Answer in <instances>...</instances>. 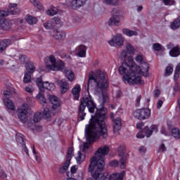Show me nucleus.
Masks as SVG:
<instances>
[{
  "instance_id": "obj_31",
  "label": "nucleus",
  "mask_w": 180,
  "mask_h": 180,
  "mask_svg": "<svg viewBox=\"0 0 180 180\" xmlns=\"http://www.w3.org/2000/svg\"><path fill=\"white\" fill-rule=\"evenodd\" d=\"M37 100L41 105H46V98L44 97V94L43 93H39V94L37 96Z\"/></svg>"
},
{
  "instance_id": "obj_43",
  "label": "nucleus",
  "mask_w": 180,
  "mask_h": 180,
  "mask_svg": "<svg viewBox=\"0 0 180 180\" xmlns=\"http://www.w3.org/2000/svg\"><path fill=\"white\" fill-rule=\"evenodd\" d=\"M19 60H20L21 64H27L29 62V57H27L25 55H21L19 58Z\"/></svg>"
},
{
  "instance_id": "obj_4",
  "label": "nucleus",
  "mask_w": 180,
  "mask_h": 180,
  "mask_svg": "<svg viewBox=\"0 0 180 180\" xmlns=\"http://www.w3.org/2000/svg\"><path fill=\"white\" fill-rule=\"evenodd\" d=\"M87 86H91L94 89L96 94H101L103 95L102 105H105L109 100V97L103 94V89H108L109 84H108V79L105 77V73L102 71L97 72L96 75H90L87 83Z\"/></svg>"
},
{
  "instance_id": "obj_41",
  "label": "nucleus",
  "mask_w": 180,
  "mask_h": 180,
  "mask_svg": "<svg viewBox=\"0 0 180 180\" xmlns=\"http://www.w3.org/2000/svg\"><path fill=\"white\" fill-rule=\"evenodd\" d=\"M44 26L45 29L50 30V29H54V27L56 25L54 22H53V21H48L46 23H44Z\"/></svg>"
},
{
  "instance_id": "obj_38",
  "label": "nucleus",
  "mask_w": 180,
  "mask_h": 180,
  "mask_svg": "<svg viewBox=\"0 0 180 180\" xmlns=\"http://www.w3.org/2000/svg\"><path fill=\"white\" fill-rule=\"evenodd\" d=\"M58 12V10L57 9V8L53 7L49 10H48L46 11L47 15H49V16H54V15H57Z\"/></svg>"
},
{
  "instance_id": "obj_35",
  "label": "nucleus",
  "mask_w": 180,
  "mask_h": 180,
  "mask_svg": "<svg viewBox=\"0 0 180 180\" xmlns=\"http://www.w3.org/2000/svg\"><path fill=\"white\" fill-rule=\"evenodd\" d=\"M27 127L28 129H30V130H36V129H37V127H36V122L34 120H30L27 122Z\"/></svg>"
},
{
  "instance_id": "obj_50",
  "label": "nucleus",
  "mask_w": 180,
  "mask_h": 180,
  "mask_svg": "<svg viewBox=\"0 0 180 180\" xmlns=\"http://www.w3.org/2000/svg\"><path fill=\"white\" fill-rule=\"evenodd\" d=\"M160 95H161V91L160 89H156L153 92L154 98H159Z\"/></svg>"
},
{
  "instance_id": "obj_11",
  "label": "nucleus",
  "mask_w": 180,
  "mask_h": 180,
  "mask_svg": "<svg viewBox=\"0 0 180 180\" xmlns=\"http://www.w3.org/2000/svg\"><path fill=\"white\" fill-rule=\"evenodd\" d=\"M41 117H44V119H50V117H51V113L50 112L49 108H44L43 114H41V112H36L34 115V120L36 123L40 122Z\"/></svg>"
},
{
  "instance_id": "obj_5",
  "label": "nucleus",
  "mask_w": 180,
  "mask_h": 180,
  "mask_svg": "<svg viewBox=\"0 0 180 180\" xmlns=\"http://www.w3.org/2000/svg\"><path fill=\"white\" fill-rule=\"evenodd\" d=\"M49 60L51 64L46 65L48 70H51V71H61L65 74L68 81L70 82L74 81V72L71 70L64 68V62L61 60L56 61V58L53 55L49 58Z\"/></svg>"
},
{
  "instance_id": "obj_64",
  "label": "nucleus",
  "mask_w": 180,
  "mask_h": 180,
  "mask_svg": "<svg viewBox=\"0 0 180 180\" xmlns=\"http://www.w3.org/2000/svg\"><path fill=\"white\" fill-rule=\"evenodd\" d=\"M175 46H174V44H169L167 45V50H172Z\"/></svg>"
},
{
  "instance_id": "obj_34",
  "label": "nucleus",
  "mask_w": 180,
  "mask_h": 180,
  "mask_svg": "<svg viewBox=\"0 0 180 180\" xmlns=\"http://www.w3.org/2000/svg\"><path fill=\"white\" fill-rule=\"evenodd\" d=\"M70 167V163L68 162H65L63 167H60L59 169L60 174H64L67 172V170Z\"/></svg>"
},
{
  "instance_id": "obj_46",
  "label": "nucleus",
  "mask_w": 180,
  "mask_h": 180,
  "mask_svg": "<svg viewBox=\"0 0 180 180\" xmlns=\"http://www.w3.org/2000/svg\"><path fill=\"white\" fill-rule=\"evenodd\" d=\"M174 71V68L171 66H168L166 68L165 75V77H169V75L172 74Z\"/></svg>"
},
{
  "instance_id": "obj_62",
  "label": "nucleus",
  "mask_w": 180,
  "mask_h": 180,
  "mask_svg": "<svg viewBox=\"0 0 180 180\" xmlns=\"http://www.w3.org/2000/svg\"><path fill=\"white\" fill-rule=\"evenodd\" d=\"M22 147L24 148V151L27 155H29V149L26 147V144L22 143Z\"/></svg>"
},
{
  "instance_id": "obj_6",
  "label": "nucleus",
  "mask_w": 180,
  "mask_h": 180,
  "mask_svg": "<svg viewBox=\"0 0 180 180\" xmlns=\"http://www.w3.org/2000/svg\"><path fill=\"white\" fill-rule=\"evenodd\" d=\"M134 116L139 120H146L151 116V110L148 108L137 109L134 112Z\"/></svg>"
},
{
  "instance_id": "obj_9",
  "label": "nucleus",
  "mask_w": 180,
  "mask_h": 180,
  "mask_svg": "<svg viewBox=\"0 0 180 180\" xmlns=\"http://www.w3.org/2000/svg\"><path fill=\"white\" fill-rule=\"evenodd\" d=\"M118 154L120 157V168L124 169L126 168V161L127 160V155L126 154V146L124 145H120L118 148Z\"/></svg>"
},
{
  "instance_id": "obj_15",
  "label": "nucleus",
  "mask_w": 180,
  "mask_h": 180,
  "mask_svg": "<svg viewBox=\"0 0 180 180\" xmlns=\"http://www.w3.org/2000/svg\"><path fill=\"white\" fill-rule=\"evenodd\" d=\"M8 12L11 13V15H19L20 8H18V4H11Z\"/></svg>"
},
{
  "instance_id": "obj_61",
  "label": "nucleus",
  "mask_w": 180,
  "mask_h": 180,
  "mask_svg": "<svg viewBox=\"0 0 180 180\" xmlns=\"http://www.w3.org/2000/svg\"><path fill=\"white\" fill-rule=\"evenodd\" d=\"M162 103H163L162 101L159 100V101H158V103H157V108H158V109H161V107L162 106Z\"/></svg>"
},
{
  "instance_id": "obj_24",
  "label": "nucleus",
  "mask_w": 180,
  "mask_h": 180,
  "mask_svg": "<svg viewBox=\"0 0 180 180\" xmlns=\"http://www.w3.org/2000/svg\"><path fill=\"white\" fill-rule=\"evenodd\" d=\"M124 176V172H122L121 173H115L111 174L108 179L109 180H123V177Z\"/></svg>"
},
{
  "instance_id": "obj_32",
  "label": "nucleus",
  "mask_w": 180,
  "mask_h": 180,
  "mask_svg": "<svg viewBox=\"0 0 180 180\" xmlns=\"http://www.w3.org/2000/svg\"><path fill=\"white\" fill-rule=\"evenodd\" d=\"M180 27V17L177 19H176L172 24H171V29L172 30H176V29H179Z\"/></svg>"
},
{
  "instance_id": "obj_2",
  "label": "nucleus",
  "mask_w": 180,
  "mask_h": 180,
  "mask_svg": "<svg viewBox=\"0 0 180 180\" xmlns=\"http://www.w3.org/2000/svg\"><path fill=\"white\" fill-rule=\"evenodd\" d=\"M137 63H141V67L137 66L133 57H128V63L124 61L121 66L119 67L118 70L121 75H123V79L129 85H143L144 81L141 80L142 77H148V68L150 65L146 62L143 61V56L138 55L135 58Z\"/></svg>"
},
{
  "instance_id": "obj_44",
  "label": "nucleus",
  "mask_w": 180,
  "mask_h": 180,
  "mask_svg": "<svg viewBox=\"0 0 180 180\" xmlns=\"http://www.w3.org/2000/svg\"><path fill=\"white\" fill-rule=\"evenodd\" d=\"M31 79H32V76H30V73L29 72L25 73L23 78V82H25V84H29Z\"/></svg>"
},
{
  "instance_id": "obj_8",
  "label": "nucleus",
  "mask_w": 180,
  "mask_h": 180,
  "mask_svg": "<svg viewBox=\"0 0 180 180\" xmlns=\"http://www.w3.org/2000/svg\"><path fill=\"white\" fill-rule=\"evenodd\" d=\"M28 110L29 105L27 103L22 104V107L18 109V117L22 123H26L27 122Z\"/></svg>"
},
{
  "instance_id": "obj_13",
  "label": "nucleus",
  "mask_w": 180,
  "mask_h": 180,
  "mask_svg": "<svg viewBox=\"0 0 180 180\" xmlns=\"http://www.w3.org/2000/svg\"><path fill=\"white\" fill-rule=\"evenodd\" d=\"M119 23H120V15L119 13L112 14V16L109 19L108 22V26H112L115 25V26H118Z\"/></svg>"
},
{
  "instance_id": "obj_21",
  "label": "nucleus",
  "mask_w": 180,
  "mask_h": 180,
  "mask_svg": "<svg viewBox=\"0 0 180 180\" xmlns=\"http://www.w3.org/2000/svg\"><path fill=\"white\" fill-rule=\"evenodd\" d=\"M77 56L82 58L86 56V47L85 45H79L78 46Z\"/></svg>"
},
{
  "instance_id": "obj_51",
  "label": "nucleus",
  "mask_w": 180,
  "mask_h": 180,
  "mask_svg": "<svg viewBox=\"0 0 180 180\" xmlns=\"http://www.w3.org/2000/svg\"><path fill=\"white\" fill-rule=\"evenodd\" d=\"M110 165L111 167H117V165H119V162H117V160H112L110 162Z\"/></svg>"
},
{
  "instance_id": "obj_10",
  "label": "nucleus",
  "mask_w": 180,
  "mask_h": 180,
  "mask_svg": "<svg viewBox=\"0 0 180 180\" xmlns=\"http://www.w3.org/2000/svg\"><path fill=\"white\" fill-rule=\"evenodd\" d=\"M110 119L112 121V127L114 133H119L122 129V118L116 117L115 113L111 112L110 115Z\"/></svg>"
},
{
  "instance_id": "obj_12",
  "label": "nucleus",
  "mask_w": 180,
  "mask_h": 180,
  "mask_svg": "<svg viewBox=\"0 0 180 180\" xmlns=\"http://www.w3.org/2000/svg\"><path fill=\"white\" fill-rule=\"evenodd\" d=\"M123 43H124V40L123 39V37L121 34H117L115 37L112 39L111 41H108L110 46H123Z\"/></svg>"
},
{
  "instance_id": "obj_48",
  "label": "nucleus",
  "mask_w": 180,
  "mask_h": 180,
  "mask_svg": "<svg viewBox=\"0 0 180 180\" xmlns=\"http://www.w3.org/2000/svg\"><path fill=\"white\" fill-rule=\"evenodd\" d=\"M167 151V148L165 147V144L162 143L159 146L158 153H165Z\"/></svg>"
},
{
  "instance_id": "obj_7",
  "label": "nucleus",
  "mask_w": 180,
  "mask_h": 180,
  "mask_svg": "<svg viewBox=\"0 0 180 180\" xmlns=\"http://www.w3.org/2000/svg\"><path fill=\"white\" fill-rule=\"evenodd\" d=\"M36 84L40 92H44V89H47L48 91H53L56 89V86L53 83H49V82H43L41 77L37 79Z\"/></svg>"
},
{
  "instance_id": "obj_18",
  "label": "nucleus",
  "mask_w": 180,
  "mask_h": 180,
  "mask_svg": "<svg viewBox=\"0 0 180 180\" xmlns=\"http://www.w3.org/2000/svg\"><path fill=\"white\" fill-rule=\"evenodd\" d=\"M85 2H86V0H72L70 3V6H72L73 9H76V8L83 6Z\"/></svg>"
},
{
  "instance_id": "obj_39",
  "label": "nucleus",
  "mask_w": 180,
  "mask_h": 180,
  "mask_svg": "<svg viewBox=\"0 0 180 180\" xmlns=\"http://www.w3.org/2000/svg\"><path fill=\"white\" fill-rule=\"evenodd\" d=\"M15 139L17 143H19V144H23L24 143L23 134L20 133H17L15 135Z\"/></svg>"
},
{
  "instance_id": "obj_26",
  "label": "nucleus",
  "mask_w": 180,
  "mask_h": 180,
  "mask_svg": "<svg viewBox=\"0 0 180 180\" xmlns=\"http://www.w3.org/2000/svg\"><path fill=\"white\" fill-rule=\"evenodd\" d=\"M169 54L171 57H178L179 56H180V48L179 45L174 46V49H171L169 51Z\"/></svg>"
},
{
  "instance_id": "obj_42",
  "label": "nucleus",
  "mask_w": 180,
  "mask_h": 180,
  "mask_svg": "<svg viewBox=\"0 0 180 180\" xmlns=\"http://www.w3.org/2000/svg\"><path fill=\"white\" fill-rule=\"evenodd\" d=\"M103 4L105 5H112V6H116L117 4V0H102Z\"/></svg>"
},
{
  "instance_id": "obj_49",
  "label": "nucleus",
  "mask_w": 180,
  "mask_h": 180,
  "mask_svg": "<svg viewBox=\"0 0 180 180\" xmlns=\"http://www.w3.org/2000/svg\"><path fill=\"white\" fill-rule=\"evenodd\" d=\"M76 180H82L84 179V174H82V171H79L77 172V177L75 178Z\"/></svg>"
},
{
  "instance_id": "obj_25",
  "label": "nucleus",
  "mask_w": 180,
  "mask_h": 180,
  "mask_svg": "<svg viewBox=\"0 0 180 180\" xmlns=\"http://www.w3.org/2000/svg\"><path fill=\"white\" fill-rule=\"evenodd\" d=\"M25 20L28 25H36L37 23V18L30 15H27L25 17Z\"/></svg>"
},
{
  "instance_id": "obj_36",
  "label": "nucleus",
  "mask_w": 180,
  "mask_h": 180,
  "mask_svg": "<svg viewBox=\"0 0 180 180\" xmlns=\"http://www.w3.org/2000/svg\"><path fill=\"white\" fill-rule=\"evenodd\" d=\"M77 169H78V166H72L70 168V172H67V176H75L74 174H77Z\"/></svg>"
},
{
  "instance_id": "obj_63",
  "label": "nucleus",
  "mask_w": 180,
  "mask_h": 180,
  "mask_svg": "<svg viewBox=\"0 0 180 180\" xmlns=\"http://www.w3.org/2000/svg\"><path fill=\"white\" fill-rule=\"evenodd\" d=\"M31 4L34 5V6H39V2L37 0H30Z\"/></svg>"
},
{
  "instance_id": "obj_28",
  "label": "nucleus",
  "mask_w": 180,
  "mask_h": 180,
  "mask_svg": "<svg viewBox=\"0 0 180 180\" xmlns=\"http://www.w3.org/2000/svg\"><path fill=\"white\" fill-rule=\"evenodd\" d=\"M76 160H77V162L79 165H81V163L83 162V161H85V158H86V155L85 154L81 153L80 151H79L77 153V156H76Z\"/></svg>"
},
{
  "instance_id": "obj_52",
  "label": "nucleus",
  "mask_w": 180,
  "mask_h": 180,
  "mask_svg": "<svg viewBox=\"0 0 180 180\" xmlns=\"http://www.w3.org/2000/svg\"><path fill=\"white\" fill-rule=\"evenodd\" d=\"M26 92H28L29 94H32L34 91L33 88L31 87V86H28L25 87Z\"/></svg>"
},
{
  "instance_id": "obj_54",
  "label": "nucleus",
  "mask_w": 180,
  "mask_h": 180,
  "mask_svg": "<svg viewBox=\"0 0 180 180\" xmlns=\"http://www.w3.org/2000/svg\"><path fill=\"white\" fill-rule=\"evenodd\" d=\"M7 176H8L6 175V173L1 170V172H0V178H2L3 179H6Z\"/></svg>"
},
{
  "instance_id": "obj_60",
  "label": "nucleus",
  "mask_w": 180,
  "mask_h": 180,
  "mask_svg": "<svg viewBox=\"0 0 180 180\" xmlns=\"http://www.w3.org/2000/svg\"><path fill=\"white\" fill-rule=\"evenodd\" d=\"M54 25H60V22H61V20L58 18H53Z\"/></svg>"
},
{
  "instance_id": "obj_20",
  "label": "nucleus",
  "mask_w": 180,
  "mask_h": 180,
  "mask_svg": "<svg viewBox=\"0 0 180 180\" xmlns=\"http://www.w3.org/2000/svg\"><path fill=\"white\" fill-rule=\"evenodd\" d=\"M12 41L11 39H4L0 41V53H4L8 46H11Z\"/></svg>"
},
{
  "instance_id": "obj_19",
  "label": "nucleus",
  "mask_w": 180,
  "mask_h": 180,
  "mask_svg": "<svg viewBox=\"0 0 180 180\" xmlns=\"http://www.w3.org/2000/svg\"><path fill=\"white\" fill-rule=\"evenodd\" d=\"M151 129H148V127H146L143 129V131L146 133V137H150V136L153 135V131H155L157 133L158 131V127L157 125H152L150 127Z\"/></svg>"
},
{
  "instance_id": "obj_59",
  "label": "nucleus",
  "mask_w": 180,
  "mask_h": 180,
  "mask_svg": "<svg viewBox=\"0 0 180 180\" xmlns=\"http://www.w3.org/2000/svg\"><path fill=\"white\" fill-rule=\"evenodd\" d=\"M136 137H137V139H144L145 135L143 134V132H139V133L136 134Z\"/></svg>"
},
{
  "instance_id": "obj_27",
  "label": "nucleus",
  "mask_w": 180,
  "mask_h": 180,
  "mask_svg": "<svg viewBox=\"0 0 180 180\" xmlns=\"http://www.w3.org/2000/svg\"><path fill=\"white\" fill-rule=\"evenodd\" d=\"M4 102L8 109L10 110H15V104H13V102L11 101V99L4 98Z\"/></svg>"
},
{
  "instance_id": "obj_53",
  "label": "nucleus",
  "mask_w": 180,
  "mask_h": 180,
  "mask_svg": "<svg viewBox=\"0 0 180 180\" xmlns=\"http://www.w3.org/2000/svg\"><path fill=\"white\" fill-rule=\"evenodd\" d=\"M8 16V13L5 11H0V18H5Z\"/></svg>"
},
{
  "instance_id": "obj_1",
  "label": "nucleus",
  "mask_w": 180,
  "mask_h": 180,
  "mask_svg": "<svg viewBox=\"0 0 180 180\" xmlns=\"http://www.w3.org/2000/svg\"><path fill=\"white\" fill-rule=\"evenodd\" d=\"M88 108L90 113H94L95 109L96 112L95 115L91 116L89 124L85 127V136L88 143L96 141L99 137L106 139L108 137V129H106V113L108 109L105 107L101 108H96V103L94 101L92 96H87L83 97L80 101L78 110V121L82 122L86 116L85 109Z\"/></svg>"
},
{
  "instance_id": "obj_58",
  "label": "nucleus",
  "mask_w": 180,
  "mask_h": 180,
  "mask_svg": "<svg viewBox=\"0 0 180 180\" xmlns=\"http://www.w3.org/2000/svg\"><path fill=\"white\" fill-rule=\"evenodd\" d=\"M174 90L176 91V92H178L180 91V84H176L174 86Z\"/></svg>"
},
{
  "instance_id": "obj_23",
  "label": "nucleus",
  "mask_w": 180,
  "mask_h": 180,
  "mask_svg": "<svg viewBox=\"0 0 180 180\" xmlns=\"http://www.w3.org/2000/svg\"><path fill=\"white\" fill-rule=\"evenodd\" d=\"M81 92V86L77 85L72 89V94L74 96L75 101H78L79 99V93Z\"/></svg>"
},
{
  "instance_id": "obj_16",
  "label": "nucleus",
  "mask_w": 180,
  "mask_h": 180,
  "mask_svg": "<svg viewBox=\"0 0 180 180\" xmlns=\"http://www.w3.org/2000/svg\"><path fill=\"white\" fill-rule=\"evenodd\" d=\"M57 84L60 85V92L61 94H65L68 89H70V85L67 83L65 80H57Z\"/></svg>"
},
{
  "instance_id": "obj_17",
  "label": "nucleus",
  "mask_w": 180,
  "mask_h": 180,
  "mask_svg": "<svg viewBox=\"0 0 180 180\" xmlns=\"http://www.w3.org/2000/svg\"><path fill=\"white\" fill-rule=\"evenodd\" d=\"M11 26L10 21L7 20L5 18L0 20V27L2 30H9Z\"/></svg>"
},
{
  "instance_id": "obj_37",
  "label": "nucleus",
  "mask_w": 180,
  "mask_h": 180,
  "mask_svg": "<svg viewBox=\"0 0 180 180\" xmlns=\"http://www.w3.org/2000/svg\"><path fill=\"white\" fill-rule=\"evenodd\" d=\"M172 135L174 139H180V131L179 129L178 128H174L172 130Z\"/></svg>"
},
{
  "instance_id": "obj_14",
  "label": "nucleus",
  "mask_w": 180,
  "mask_h": 180,
  "mask_svg": "<svg viewBox=\"0 0 180 180\" xmlns=\"http://www.w3.org/2000/svg\"><path fill=\"white\" fill-rule=\"evenodd\" d=\"M51 36L56 40H63L65 37V32L58 30L51 31Z\"/></svg>"
},
{
  "instance_id": "obj_30",
  "label": "nucleus",
  "mask_w": 180,
  "mask_h": 180,
  "mask_svg": "<svg viewBox=\"0 0 180 180\" xmlns=\"http://www.w3.org/2000/svg\"><path fill=\"white\" fill-rule=\"evenodd\" d=\"M27 65V72L28 74H33V72H34V71L36 70V67H34V63H33V62H28Z\"/></svg>"
},
{
  "instance_id": "obj_29",
  "label": "nucleus",
  "mask_w": 180,
  "mask_h": 180,
  "mask_svg": "<svg viewBox=\"0 0 180 180\" xmlns=\"http://www.w3.org/2000/svg\"><path fill=\"white\" fill-rule=\"evenodd\" d=\"M122 33L125 34L126 36H128L129 37H131V36H137V32L130 30L129 29L127 28H124L122 30Z\"/></svg>"
},
{
  "instance_id": "obj_45",
  "label": "nucleus",
  "mask_w": 180,
  "mask_h": 180,
  "mask_svg": "<svg viewBox=\"0 0 180 180\" xmlns=\"http://www.w3.org/2000/svg\"><path fill=\"white\" fill-rule=\"evenodd\" d=\"M179 74H180V63L178 64L176 67V69L174 71V79H177L178 78H179Z\"/></svg>"
},
{
  "instance_id": "obj_47",
  "label": "nucleus",
  "mask_w": 180,
  "mask_h": 180,
  "mask_svg": "<svg viewBox=\"0 0 180 180\" xmlns=\"http://www.w3.org/2000/svg\"><path fill=\"white\" fill-rule=\"evenodd\" d=\"M162 2L165 5L171 6L175 5V0H162Z\"/></svg>"
},
{
  "instance_id": "obj_55",
  "label": "nucleus",
  "mask_w": 180,
  "mask_h": 180,
  "mask_svg": "<svg viewBox=\"0 0 180 180\" xmlns=\"http://www.w3.org/2000/svg\"><path fill=\"white\" fill-rule=\"evenodd\" d=\"M141 101V96H139L136 101V106L139 107L140 106V101Z\"/></svg>"
},
{
  "instance_id": "obj_33",
  "label": "nucleus",
  "mask_w": 180,
  "mask_h": 180,
  "mask_svg": "<svg viewBox=\"0 0 180 180\" xmlns=\"http://www.w3.org/2000/svg\"><path fill=\"white\" fill-rule=\"evenodd\" d=\"M126 50L129 54H134V53H136V49L134 47H133V46H131V44H130V43L126 44Z\"/></svg>"
},
{
  "instance_id": "obj_40",
  "label": "nucleus",
  "mask_w": 180,
  "mask_h": 180,
  "mask_svg": "<svg viewBox=\"0 0 180 180\" xmlns=\"http://www.w3.org/2000/svg\"><path fill=\"white\" fill-rule=\"evenodd\" d=\"M153 50H155V51H162V50H164V47H162V45L158 43L153 44Z\"/></svg>"
},
{
  "instance_id": "obj_3",
  "label": "nucleus",
  "mask_w": 180,
  "mask_h": 180,
  "mask_svg": "<svg viewBox=\"0 0 180 180\" xmlns=\"http://www.w3.org/2000/svg\"><path fill=\"white\" fill-rule=\"evenodd\" d=\"M109 146L100 147L95 153V156L90 159L89 172H93L92 176L94 179L105 180L109 176L108 173H103L105 169V155L109 154ZM94 169H95L94 172Z\"/></svg>"
},
{
  "instance_id": "obj_56",
  "label": "nucleus",
  "mask_w": 180,
  "mask_h": 180,
  "mask_svg": "<svg viewBox=\"0 0 180 180\" xmlns=\"http://www.w3.org/2000/svg\"><path fill=\"white\" fill-rule=\"evenodd\" d=\"M71 158H72V155H70L67 153V157H66V162H69L70 164L71 162Z\"/></svg>"
},
{
  "instance_id": "obj_57",
  "label": "nucleus",
  "mask_w": 180,
  "mask_h": 180,
  "mask_svg": "<svg viewBox=\"0 0 180 180\" xmlns=\"http://www.w3.org/2000/svg\"><path fill=\"white\" fill-rule=\"evenodd\" d=\"M127 53L128 52H127L126 50L122 51V52L121 53L122 58H124V60H125L126 57H127Z\"/></svg>"
},
{
  "instance_id": "obj_22",
  "label": "nucleus",
  "mask_w": 180,
  "mask_h": 180,
  "mask_svg": "<svg viewBox=\"0 0 180 180\" xmlns=\"http://www.w3.org/2000/svg\"><path fill=\"white\" fill-rule=\"evenodd\" d=\"M49 101L51 104H53V109H56V108H58L60 106V100L56 96H50Z\"/></svg>"
}]
</instances>
